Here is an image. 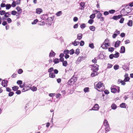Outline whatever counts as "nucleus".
Returning <instances> with one entry per match:
<instances>
[{
    "instance_id": "f257e3e1",
    "label": "nucleus",
    "mask_w": 133,
    "mask_h": 133,
    "mask_svg": "<svg viewBox=\"0 0 133 133\" xmlns=\"http://www.w3.org/2000/svg\"><path fill=\"white\" fill-rule=\"evenodd\" d=\"M94 85L95 88L99 91H102L105 89L104 85L102 82H99L98 83H95Z\"/></svg>"
},
{
    "instance_id": "f03ea898",
    "label": "nucleus",
    "mask_w": 133,
    "mask_h": 133,
    "mask_svg": "<svg viewBox=\"0 0 133 133\" xmlns=\"http://www.w3.org/2000/svg\"><path fill=\"white\" fill-rule=\"evenodd\" d=\"M132 11L131 7L126 6L125 8L122 9L121 13L122 15H125L130 13Z\"/></svg>"
},
{
    "instance_id": "7ed1b4c3",
    "label": "nucleus",
    "mask_w": 133,
    "mask_h": 133,
    "mask_svg": "<svg viewBox=\"0 0 133 133\" xmlns=\"http://www.w3.org/2000/svg\"><path fill=\"white\" fill-rule=\"evenodd\" d=\"M109 40L107 39H106L103 43L101 45V47L103 49H106L110 45V43L108 42Z\"/></svg>"
},
{
    "instance_id": "20e7f679",
    "label": "nucleus",
    "mask_w": 133,
    "mask_h": 133,
    "mask_svg": "<svg viewBox=\"0 0 133 133\" xmlns=\"http://www.w3.org/2000/svg\"><path fill=\"white\" fill-rule=\"evenodd\" d=\"M111 92L113 93H115L117 91L119 92V88L118 87L114 86L111 88Z\"/></svg>"
},
{
    "instance_id": "39448f33",
    "label": "nucleus",
    "mask_w": 133,
    "mask_h": 133,
    "mask_svg": "<svg viewBox=\"0 0 133 133\" xmlns=\"http://www.w3.org/2000/svg\"><path fill=\"white\" fill-rule=\"evenodd\" d=\"M0 15L2 16L4 15L5 17L7 18L10 17L11 16L9 12H6L5 11L3 10L0 11Z\"/></svg>"
},
{
    "instance_id": "423d86ee",
    "label": "nucleus",
    "mask_w": 133,
    "mask_h": 133,
    "mask_svg": "<svg viewBox=\"0 0 133 133\" xmlns=\"http://www.w3.org/2000/svg\"><path fill=\"white\" fill-rule=\"evenodd\" d=\"M104 125L107 127L105 128V130L106 131H109L110 128L108 121L106 119H105L104 121Z\"/></svg>"
},
{
    "instance_id": "0eeeda50",
    "label": "nucleus",
    "mask_w": 133,
    "mask_h": 133,
    "mask_svg": "<svg viewBox=\"0 0 133 133\" xmlns=\"http://www.w3.org/2000/svg\"><path fill=\"white\" fill-rule=\"evenodd\" d=\"M77 79L75 77H72L68 82V84L71 85L72 84H74L75 82L76 81Z\"/></svg>"
},
{
    "instance_id": "6e6552de",
    "label": "nucleus",
    "mask_w": 133,
    "mask_h": 133,
    "mask_svg": "<svg viewBox=\"0 0 133 133\" xmlns=\"http://www.w3.org/2000/svg\"><path fill=\"white\" fill-rule=\"evenodd\" d=\"M91 70L93 71H97L98 70V65L97 64H95L91 65Z\"/></svg>"
},
{
    "instance_id": "1a4fd4ad",
    "label": "nucleus",
    "mask_w": 133,
    "mask_h": 133,
    "mask_svg": "<svg viewBox=\"0 0 133 133\" xmlns=\"http://www.w3.org/2000/svg\"><path fill=\"white\" fill-rule=\"evenodd\" d=\"M53 18L52 17L48 18L46 20V24L50 25L53 22Z\"/></svg>"
},
{
    "instance_id": "9d476101",
    "label": "nucleus",
    "mask_w": 133,
    "mask_h": 133,
    "mask_svg": "<svg viewBox=\"0 0 133 133\" xmlns=\"http://www.w3.org/2000/svg\"><path fill=\"white\" fill-rule=\"evenodd\" d=\"M99 108L98 105L97 104H95L94 106L91 109H90L89 110H98Z\"/></svg>"
},
{
    "instance_id": "9b49d317",
    "label": "nucleus",
    "mask_w": 133,
    "mask_h": 133,
    "mask_svg": "<svg viewBox=\"0 0 133 133\" xmlns=\"http://www.w3.org/2000/svg\"><path fill=\"white\" fill-rule=\"evenodd\" d=\"M80 7L79 9L81 10H83L85 7V3L84 2H82L80 3Z\"/></svg>"
},
{
    "instance_id": "f8f14e48",
    "label": "nucleus",
    "mask_w": 133,
    "mask_h": 133,
    "mask_svg": "<svg viewBox=\"0 0 133 133\" xmlns=\"http://www.w3.org/2000/svg\"><path fill=\"white\" fill-rule=\"evenodd\" d=\"M40 17L42 19L44 20H46L49 18L47 14H44L41 16Z\"/></svg>"
},
{
    "instance_id": "ddd939ff",
    "label": "nucleus",
    "mask_w": 133,
    "mask_h": 133,
    "mask_svg": "<svg viewBox=\"0 0 133 133\" xmlns=\"http://www.w3.org/2000/svg\"><path fill=\"white\" fill-rule=\"evenodd\" d=\"M8 82L5 80H3L2 82V85L4 87H6L7 86Z\"/></svg>"
},
{
    "instance_id": "4468645a",
    "label": "nucleus",
    "mask_w": 133,
    "mask_h": 133,
    "mask_svg": "<svg viewBox=\"0 0 133 133\" xmlns=\"http://www.w3.org/2000/svg\"><path fill=\"white\" fill-rule=\"evenodd\" d=\"M98 74V73L97 71H93L92 72L91 74V76L92 77H94L95 76L97 75Z\"/></svg>"
},
{
    "instance_id": "2eb2a0df",
    "label": "nucleus",
    "mask_w": 133,
    "mask_h": 133,
    "mask_svg": "<svg viewBox=\"0 0 133 133\" xmlns=\"http://www.w3.org/2000/svg\"><path fill=\"white\" fill-rule=\"evenodd\" d=\"M125 51V48L124 46H122L121 47L120 52L121 53H123Z\"/></svg>"
},
{
    "instance_id": "dca6fc26",
    "label": "nucleus",
    "mask_w": 133,
    "mask_h": 133,
    "mask_svg": "<svg viewBox=\"0 0 133 133\" xmlns=\"http://www.w3.org/2000/svg\"><path fill=\"white\" fill-rule=\"evenodd\" d=\"M42 10L40 8H38L36 9V12L37 14H40L41 12H42Z\"/></svg>"
},
{
    "instance_id": "f3484780",
    "label": "nucleus",
    "mask_w": 133,
    "mask_h": 133,
    "mask_svg": "<svg viewBox=\"0 0 133 133\" xmlns=\"http://www.w3.org/2000/svg\"><path fill=\"white\" fill-rule=\"evenodd\" d=\"M122 16L121 15H119L118 16H113V18L115 20H117L120 18Z\"/></svg>"
},
{
    "instance_id": "a211bd4d",
    "label": "nucleus",
    "mask_w": 133,
    "mask_h": 133,
    "mask_svg": "<svg viewBox=\"0 0 133 133\" xmlns=\"http://www.w3.org/2000/svg\"><path fill=\"white\" fill-rule=\"evenodd\" d=\"M55 55V53L51 50L49 54V57H54Z\"/></svg>"
},
{
    "instance_id": "6ab92c4d",
    "label": "nucleus",
    "mask_w": 133,
    "mask_h": 133,
    "mask_svg": "<svg viewBox=\"0 0 133 133\" xmlns=\"http://www.w3.org/2000/svg\"><path fill=\"white\" fill-rule=\"evenodd\" d=\"M120 43V41H118L116 42H115V47H118L119 46V44Z\"/></svg>"
},
{
    "instance_id": "aec40b11",
    "label": "nucleus",
    "mask_w": 133,
    "mask_h": 133,
    "mask_svg": "<svg viewBox=\"0 0 133 133\" xmlns=\"http://www.w3.org/2000/svg\"><path fill=\"white\" fill-rule=\"evenodd\" d=\"M49 77L52 78H54L55 77V74L53 72H50L49 74Z\"/></svg>"
},
{
    "instance_id": "412c9836",
    "label": "nucleus",
    "mask_w": 133,
    "mask_h": 133,
    "mask_svg": "<svg viewBox=\"0 0 133 133\" xmlns=\"http://www.w3.org/2000/svg\"><path fill=\"white\" fill-rule=\"evenodd\" d=\"M6 9V10L9 9L11 7V5L10 4H7L5 6Z\"/></svg>"
},
{
    "instance_id": "4be33fe9",
    "label": "nucleus",
    "mask_w": 133,
    "mask_h": 133,
    "mask_svg": "<svg viewBox=\"0 0 133 133\" xmlns=\"http://www.w3.org/2000/svg\"><path fill=\"white\" fill-rule=\"evenodd\" d=\"M76 40L74 42H72V44H73L75 46H77L78 44H79V41H76Z\"/></svg>"
},
{
    "instance_id": "5701e85b",
    "label": "nucleus",
    "mask_w": 133,
    "mask_h": 133,
    "mask_svg": "<svg viewBox=\"0 0 133 133\" xmlns=\"http://www.w3.org/2000/svg\"><path fill=\"white\" fill-rule=\"evenodd\" d=\"M127 24L128 26H131L132 25V21L131 20H129L127 23Z\"/></svg>"
},
{
    "instance_id": "b1692460",
    "label": "nucleus",
    "mask_w": 133,
    "mask_h": 133,
    "mask_svg": "<svg viewBox=\"0 0 133 133\" xmlns=\"http://www.w3.org/2000/svg\"><path fill=\"white\" fill-rule=\"evenodd\" d=\"M82 37V35L81 34H78V35L77 38L78 39L80 40L81 39Z\"/></svg>"
},
{
    "instance_id": "393cba45",
    "label": "nucleus",
    "mask_w": 133,
    "mask_h": 133,
    "mask_svg": "<svg viewBox=\"0 0 133 133\" xmlns=\"http://www.w3.org/2000/svg\"><path fill=\"white\" fill-rule=\"evenodd\" d=\"M89 29L91 30L92 31H94L95 30V28L94 26H90L89 27Z\"/></svg>"
},
{
    "instance_id": "a878e982",
    "label": "nucleus",
    "mask_w": 133,
    "mask_h": 133,
    "mask_svg": "<svg viewBox=\"0 0 133 133\" xmlns=\"http://www.w3.org/2000/svg\"><path fill=\"white\" fill-rule=\"evenodd\" d=\"M111 107L112 109L115 110L117 108V106L116 104H112L111 105Z\"/></svg>"
},
{
    "instance_id": "bb28decb",
    "label": "nucleus",
    "mask_w": 133,
    "mask_h": 133,
    "mask_svg": "<svg viewBox=\"0 0 133 133\" xmlns=\"http://www.w3.org/2000/svg\"><path fill=\"white\" fill-rule=\"evenodd\" d=\"M16 9L18 12H20V13H21L22 12V9L19 6H17L16 7Z\"/></svg>"
},
{
    "instance_id": "cd10ccee",
    "label": "nucleus",
    "mask_w": 133,
    "mask_h": 133,
    "mask_svg": "<svg viewBox=\"0 0 133 133\" xmlns=\"http://www.w3.org/2000/svg\"><path fill=\"white\" fill-rule=\"evenodd\" d=\"M62 64L63 66H66L68 65L67 61H63V62Z\"/></svg>"
},
{
    "instance_id": "c85d7f7f",
    "label": "nucleus",
    "mask_w": 133,
    "mask_h": 133,
    "mask_svg": "<svg viewBox=\"0 0 133 133\" xmlns=\"http://www.w3.org/2000/svg\"><path fill=\"white\" fill-rule=\"evenodd\" d=\"M82 60L81 59V58L80 57H79L77 61H76V63L77 64H78L79 63L81 62Z\"/></svg>"
},
{
    "instance_id": "c756f323",
    "label": "nucleus",
    "mask_w": 133,
    "mask_h": 133,
    "mask_svg": "<svg viewBox=\"0 0 133 133\" xmlns=\"http://www.w3.org/2000/svg\"><path fill=\"white\" fill-rule=\"evenodd\" d=\"M18 89V87L16 86H15L12 87V90L14 91L17 90Z\"/></svg>"
},
{
    "instance_id": "7c9ffc66",
    "label": "nucleus",
    "mask_w": 133,
    "mask_h": 133,
    "mask_svg": "<svg viewBox=\"0 0 133 133\" xmlns=\"http://www.w3.org/2000/svg\"><path fill=\"white\" fill-rule=\"evenodd\" d=\"M30 89L33 91H36L37 89V88L35 86L30 88Z\"/></svg>"
},
{
    "instance_id": "2f4dec72",
    "label": "nucleus",
    "mask_w": 133,
    "mask_h": 133,
    "mask_svg": "<svg viewBox=\"0 0 133 133\" xmlns=\"http://www.w3.org/2000/svg\"><path fill=\"white\" fill-rule=\"evenodd\" d=\"M53 62L55 64H57L59 62V59L58 58H55L53 60Z\"/></svg>"
},
{
    "instance_id": "473e14b6",
    "label": "nucleus",
    "mask_w": 133,
    "mask_h": 133,
    "mask_svg": "<svg viewBox=\"0 0 133 133\" xmlns=\"http://www.w3.org/2000/svg\"><path fill=\"white\" fill-rule=\"evenodd\" d=\"M62 14L61 11H60L57 12L56 14V15L58 16H59L61 15Z\"/></svg>"
},
{
    "instance_id": "72a5a7b5",
    "label": "nucleus",
    "mask_w": 133,
    "mask_h": 133,
    "mask_svg": "<svg viewBox=\"0 0 133 133\" xmlns=\"http://www.w3.org/2000/svg\"><path fill=\"white\" fill-rule=\"evenodd\" d=\"M125 104L124 103H122L120 105V107L122 108H126V107L125 105Z\"/></svg>"
},
{
    "instance_id": "f704fd0d",
    "label": "nucleus",
    "mask_w": 133,
    "mask_h": 133,
    "mask_svg": "<svg viewBox=\"0 0 133 133\" xmlns=\"http://www.w3.org/2000/svg\"><path fill=\"white\" fill-rule=\"evenodd\" d=\"M89 89L88 87L85 88L83 90L85 93L88 92L89 91Z\"/></svg>"
},
{
    "instance_id": "c9c22d12",
    "label": "nucleus",
    "mask_w": 133,
    "mask_h": 133,
    "mask_svg": "<svg viewBox=\"0 0 133 133\" xmlns=\"http://www.w3.org/2000/svg\"><path fill=\"white\" fill-rule=\"evenodd\" d=\"M114 56V57L115 58H117L119 56V54L118 52H117L116 54H113Z\"/></svg>"
},
{
    "instance_id": "e433bc0d",
    "label": "nucleus",
    "mask_w": 133,
    "mask_h": 133,
    "mask_svg": "<svg viewBox=\"0 0 133 133\" xmlns=\"http://www.w3.org/2000/svg\"><path fill=\"white\" fill-rule=\"evenodd\" d=\"M38 21V20L37 19H36L34 20L33 22H32L31 24H35L37 23Z\"/></svg>"
},
{
    "instance_id": "4c0bfd02",
    "label": "nucleus",
    "mask_w": 133,
    "mask_h": 133,
    "mask_svg": "<svg viewBox=\"0 0 133 133\" xmlns=\"http://www.w3.org/2000/svg\"><path fill=\"white\" fill-rule=\"evenodd\" d=\"M114 48L112 47L108 48V51L111 52H112L114 50Z\"/></svg>"
},
{
    "instance_id": "58836bf2",
    "label": "nucleus",
    "mask_w": 133,
    "mask_h": 133,
    "mask_svg": "<svg viewBox=\"0 0 133 133\" xmlns=\"http://www.w3.org/2000/svg\"><path fill=\"white\" fill-rule=\"evenodd\" d=\"M17 72L18 74H21L23 72V70L22 69H19L18 70Z\"/></svg>"
},
{
    "instance_id": "ea45409f",
    "label": "nucleus",
    "mask_w": 133,
    "mask_h": 133,
    "mask_svg": "<svg viewBox=\"0 0 133 133\" xmlns=\"http://www.w3.org/2000/svg\"><path fill=\"white\" fill-rule=\"evenodd\" d=\"M54 69L53 68L51 67L49 68L48 70V72L50 73V72H52L54 71Z\"/></svg>"
},
{
    "instance_id": "a19ab883",
    "label": "nucleus",
    "mask_w": 133,
    "mask_h": 133,
    "mask_svg": "<svg viewBox=\"0 0 133 133\" xmlns=\"http://www.w3.org/2000/svg\"><path fill=\"white\" fill-rule=\"evenodd\" d=\"M102 15V14L101 13H99L97 16V17L99 19L101 17Z\"/></svg>"
},
{
    "instance_id": "79ce46f5",
    "label": "nucleus",
    "mask_w": 133,
    "mask_h": 133,
    "mask_svg": "<svg viewBox=\"0 0 133 133\" xmlns=\"http://www.w3.org/2000/svg\"><path fill=\"white\" fill-rule=\"evenodd\" d=\"M16 2L14 1H13L11 5V6H12L13 7H14L16 6Z\"/></svg>"
},
{
    "instance_id": "37998d69",
    "label": "nucleus",
    "mask_w": 133,
    "mask_h": 133,
    "mask_svg": "<svg viewBox=\"0 0 133 133\" xmlns=\"http://www.w3.org/2000/svg\"><path fill=\"white\" fill-rule=\"evenodd\" d=\"M17 14V12L15 11H12L11 12V14L13 15H15Z\"/></svg>"
},
{
    "instance_id": "c03bdc74",
    "label": "nucleus",
    "mask_w": 133,
    "mask_h": 133,
    "mask_svg": "<svg viewBox=\"0 0 133 133\" xmlns=\"http://www.w3.org/2000/svg\"><path fill=\"white\" fill-rule=\"evenodd\" d=\"M95 14H92L90 16V18L91 19H94L95 18Z\"/></svg>"
},
{
    "instance_id": "a18cd8bd",
    "label": "nucleus",
    "mask_w": 133,
    "mask_h": 133,
    "mask_svg": "<svg viewBox=\"0 0 133 133\" xmlns=\"http://www.w3.org/2000/svg\"><path fill=\"white\" fill-rule=\"evenodd\" d=\"M119 68V66L117 65H116L114 66V69L115 70L118 69Z\"/></svg>"
},
{
    "instance_id": "49530a36",
    "label": "nucleus",
    "mask_w": 133,
    "mask_h": 133,
    "mask_svg": "<svg viewBox=\"0 0 133 133\" xmlns=\"http://www.w3.org/2000/svg\"><path fill=\"white\" fill-rule=\"evenodd\" d=\"M6 20L8 23H10L11 22V19L10 18L8 17V18L6 19Z\"/></svg>"
},
{
    "instance_id": "de8ad7c7",
    "label": "nucleus",
    "mask_w": 133,
    "mask_h": 133,
    "mask_svg": "<svg viewBox=\"0 0 133 133\" xmlns=\"http://www.w3.org/2000/svg\"><path fill=\"white\" fill-rule=\"evenodd\" d=\"M130 78L129 77H125V78L124 79V81L125 82H127L129 81Z\"/></svg>"
},
{
    "instance_id": "09e8293b",
    "label": "nucleus",
    "mask_w": 133,
    "mask_h": 133,
    "mask_svg": "<svg viewBox=\"0 0 133 133\" xmlns=\"http://www.w3.org/2000/svg\"><path fill=\"white\" fill-rule=\"evenodd\" d=\"M79 53V49H77L75 52V53L77 55H78Z\"/></svg>"
},
{
    "instance_id": "8fccbe9b",
    "label": "nucleus",
    "mask_w": 133,
    "mask_h": 133,
    "mask_svg": "<svg viewBox=\"0 0 133 133\" xmlns=\"http://www.w3.org/2000/svg\"><path fill=\"white\" fill-rule=\"evenodd\" d=\"M94 22V20L92 19H90L88 21V23L89 24H92Z\"/></svg>"
},
{
    "instance_id": "3c124183",
    "label": "nucleus",
    "mask_w": 133,
    "mask_h": 133,
    "mask_svg": "<svg viewBox=\"0 0 133 133\" xmlns=\"http://www.w3.org/2000/svg\"><path fill=\"white\" fill-rule=\"evenodd\" d=\"M89 46L92 49H93L94 48V46L93 43H91L89 44Z\"/></svg>"
},
{
    "instance_id": "603ef678",
    "label": "nucleus",
    "mask_w": 133,
    "mask_h": 133,
    "mask_svg": "<svg viewBox=\"0 0 133 133\" xmlns=\"http://www.w3.org/2000/svg\"><path fill=\"white\" fill-rule=\"evenodd\" d=\"M64 54L65 55H68V54L69 53V51L67 50H64Z\"/></svg>"
},
{
    "instance_id": "864d4df0",
    "label": "nucleus",
    "mask_w": 133,
    "mask_h": 133,
    "mask_svg": "<svg viewBox=\"0 0 133 133\" xmlns=\"http://www.w3.org/2000/svg\"><path fill=\"white\" fill-rule=\"evenodd\" d=\"M74 52V50L73 49H71L69 51V53L71 55L73 54Z\"/></svg>"
},
{
    "instance_id": "5fc2aeb1",
    "label": "nucleus",
    "mask_w": 133,
    "mask_h": 133,
    "mask_svg": "<svg viewBox=\"0 0 133 133\" xmlns=\"http://www.w3.org/2000/svg\"><path fill=\"white\" fill-rule=\"evenodd\" d=\"M115 10H111L109 11V12L110 14H113L115 12Z\"/></svg>"
},
{
    "instance_id": "6e6d98bb",
    "label": "nucleus",
    "mask_w": 133,
    "mask_h": 133,
    "mask_svg": "<svg viewBox=\"0 0 133 133\" xmlns=\"http://www.w3.org/2000/svg\"><path fill=\"white\" fill-rule=\"evenodd\" d=\"M86 26L85 24H83L80 25V27L82 29L84 28Z\"/></svg>"
},
{
    "instance_id": "4d7b16f0",
    "label": "nucleus",
    "mask_w": 133,
    "mask_h": 133,
    "mask_svg": "<svg viewBox=\"0 0 133 133\" xmlns=\"http://www.w3.org/2000/svg\"><path fill=\"white\" fill-rule=\"evenodd\" d=\"M14 93L13 92L10 91L9 94V96H11L13 95Z\"/></svg>"
},
{
    "instance_id": "13d9d810",
    "label": "nucleus",
    "mask_w": 133,
    "mask_h": 133,
    "mask_svg": "<svg viewBox=\"0 0 133 133\" xmlns=\"http://www.w3.org/2000/svg\"><path fill=\"white\" fill-rule=\"evenodd\" d=\"M17 83L18 84L20 85L22 84V82L21 81L18 80L17 81Z\"/></svg>"
},
{
    "instance_id": "bf43d9fd",
    "label": "nucleus",
    "mask_w": 133,
    "mask_h": 133,
    "mask_svg": "<svg viewBox=\"0 0 133 133\" xmlns=\"http://www.w3.org/2000/svg\"><path fill=\"white\" fill-rule=\"evenodd\" d=\"M108 66L107 68H110L112 67V64H108Z\"/></svg>"
},
{
    "instance_id": "052dcab7",
    "label": "nucleus",
    "mask_w": 133,
    "mask_h": 133,
    "mask_svg": "<svg viewBox=\"0 0 133 133\" xmlns=\"http://www.w3.org/2000/svg\"><path fill=\"white\" fill-rule=\"evenodd\" d=\"M117 34L114 32V34L112 35V37L113 38H115V37L117 36Z\"/></svg>"
},
{
    "instance_id": "680f3d73",
    "label": "nucleus",
    "mask_w": 133,
    "mask_h": 133,
    "mask_svg": "<svg viewBox=\"0 0 133 133\" xmlns=\"http://www.w3.org/2000/svg\"><path fill=\"white\" fill-rule=\"evenodd\" d=\"M6 4H5L4 3H2L1 4V7L3 8L5 7Z\"/></svg>"
},
{
    "instance_id": "e2e57ef3",
    "label": "nucleus",
    "mask_w": 133,
    "mask_h": 133,
    "mask_svg": "<svg viewBox=\"0 0 133 133\" xmlns=\"http://www.w3.org/2000/svg\"><path fill=\"white\" fill-rule=\"evenodd\" d=\"M84 41H82L80 42V45L81 46H83L84 45Z\"/></svg>"
},
{
    "instance_id": "0e129e2a",
    "label": "nucleus",
    "mask_w": 133,
    "mask_h": 133,
    "mask_svg": "<svg viewBox=\"0 0 133 133\" xmlns=\"http://www.w3.org/2000/svg\"><path fill=\"white\" fill-rule=\"evenodd\" d=\"M124 20V18H122L119 21V22L121 23H123Z\"/></svg>"
},
{
    "instance_id": "69168bd1",
    "label": "nucleus",
    "mask_w": 133,
    "mask_h": 133,
    "mask_svg": "<svg viewBox=\"0 0 133 133\" xmlns=\"http://www.w3.org/2000/svg\"><path fill=\"white\" fill-rule=\"evenodd\" d=\"M114 57V56L113 54H111L109 55V58L111 59H112Z\"/></svg>"
},
{
    "instance_id": "338daca9",
    "label": "nucleus",
    "mask_w": 133,
    "mask_h": 133,
    "mask_svg": "<svg viewBox=\"0 0 133 133\" xmlns=\"http://www.w3.org/2000/svg\"><path fill=\"white\" fill-rule=\"evenodd\" d=\"M130 41L128 39L127 40L125 41V44H127L128 43H130Z\"/></svg>"
},
{
    "instance_id": "774afa93",
    "label": "nucleus",
    "mask_w": 133,
    "mask_h": 133,
    "mask_svg": "<svg viewBox=\"0 0 133 133\" xmlns=\"http://www.w3.org/2000/svg\"><path fill=\"white\" fill-rule=\"evenodd\" d=\"M17 75V74L14 73L12 76L11 77L12 78H15Z\"/></svg>"
}]
</instances>
